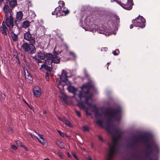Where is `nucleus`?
Listing matches in <instances>:
<instances>
[{
  "instance_id": "1",
  "label": "nucleus",
  "mask_w": 160,
  "mask_h": 160,
  "mask_svg": "<svg viewBox=\"0 0 160 160\" xmlns=\"http://www.w3.org/2000/svg\"><path fill=\"white\" fill-rule=\"evenodd\" d=\"M134 137L135 138L134 139L130 144V146L133 149L137 148L138 141L142 140L146 144L147 150L146 155L147 157H150V155L154 152L156 153L159 152V149L158 146L155 144H151L150 142V139L147 134H145L142 136L140 135L138 136H134Z\"/></svg>"
},
{
  "instance_id": "2",
  "label": "nucleus",
  "mask_w": 160,
  "mask_h": 160,
  "mask_svg": "<svg viewBox=\"0 0 160 160\" xmlns=\"http://www.w3.org/2000/svg\"><path fill=\"white\" fill-rule=\"evenodd\" d=\"M104 110L105 115L108 116L107 118V123L106 128L108 132L110 134H112L111 128H112L113 130L116 132H119V130L115 128L114 125H110V124L112 118H115L117 120L119 119V118H117V115L121 112V110L120 109H116L110 107L107 108H105Z\"/></svg>"
},
{
  "instance_id": "3",
  "label": "nucleus",
  "mask_w": 160,
  "mask_h": 160,
  "mask_svg": "<svg viewBox=\"0 0 160 160\" xmlns=\"http://www.w3.org/2000/svg\"><path fill=\"white\" fill-rule=\"evenodd\" d=\"M93 87V85L90 82L83 84L81 88L82 91H79V93L78 95L80 100H82V98H85V103L89 106H91V104L88 101L92 98L93 95L92 93L89 91Z\"/></svg>"
},
{
  "instance_id": "4",
  "label": "nucleus",
  "mask_w": 160,
  "mask_h": 160,
  "mask_svg": "<svg viewBox=\"0 0 160 160\" xmlns=\"http://www.w3.org/2000/svg\"><path fill=\"white\" fill-rule=\"evenodd\" d=\"M23 14L21 11L17 12L16 14V19L14 20L12 16L11 15L9 18L7 17L6 18L5 23L6 25L11 30L15 25L17 27V29L19 31V28L18 25L20 24L22 18Z\"/></svg>"
},
{
  "instance_id": "5",
  "label": "nucleus",
  "mask_w": 160,
  "mask_h": 160,
  "mask_svg": "<svg viewBox=\"0 0 160 160\" xmlns=\"http://www.w3.org/2000/svg\"><path fill=\"white\" fill-rule=\"evenodd\" d=\"M35 43H30L29 44L27 42L24 43L21 46V49L23 51L32 55L35 53L36 51V49L34 46Z\"/></svg>"
},
{
  "instance_id": "6",
  "label": "nucleus",
  "mask_w": 160,
  "mask_h": 160,
  "mask_svg": "<svg viewBox=\"0 0 160 160\" xmlns=\"http://www.w3.org/2000/svg\"><path fill=\"white\" fill-rule=\"evenodd\" d=\"M67 72L66 71L63 70L62 71V73L59 76V78L60 80L57 81V83L58 88H63L65 84L69 82L68 79Z\"/></svg>"
},
{
  "instance_id": "7",
  "label": "nucleus",
  "mask_w": 160,
  "mask_h": 160,
  "mask_svg": "<svg viewBox=\"0 0 160 160\" xmlns=\"http://www.w3.org/2000/svg\"><path fill=\"white\" fill-rule=\"evenodd\" d=\"M113 145L110 148L106 160H113L114 156L118 152V142H112Z\"/></svg>"
},
{
  "instance_id": "8",
  "label": "nucleus",
  "mask_w": 160,
  "mask_h": 160,
  "mask_svg": "<svg viewBox=\"0 0 160 160\" xmlns=\"http://www.w3.org/2000/svg\"><path fill=\"white\" fill-rule=\"evenodd\" d=\"M123 8L127 10H131L133 4L132 0H121L120 1H116Z\"/></svg>"
},
{
  "instance_id": "9",
  "label": "nucleus",
  "mask_w": 160,
  "mask_h": 160,
  "mask_svg": "<svg viewBox=\"0 0 160 160\" xmlns=\"http://www.w3.org/2000/svg\"><path fill=\"white\" fill-rule=\"evenodd\" d=\"M132 22L135 26L144 28L145 26V19L142 16L139 15L136 18L132 20Z\"/></svg>"
},
{
  "instance_id": "10",
  "label": "nucleus",
  "mask_w": 160,
  "mask_h": 160,
  "mask_svg": "<svg viewBox=\"0 0 160 160\" xmlns=\"http://www.w3.org/2000/svg\"><path fill=\"white\" fill-rule=\"evenodd\" d=\"M24 39L28 41L29 43H36L35 38L30 33L29 28H28V31L24 33Z\"/></svg>"
},
{
  "instance_id": "11",
  "label": "nucleus",
  "mask_w": 160,
  "mask_h": 160,
  "mask_svg": "<svg viewBox=\"0 0 160 160\" xmlns=\"http://www.w3.org/2000/svg\"><path fill=\"white\" fill-rule=\"evenodd\" d=\"M64 12L65 15H66L68 14L69 12V11L68 9L65 11H63L62 10V8L60 6L56 8L54 12H52V14L53 15H58V16H62V13Z\"/></svg>"
},
{
  "instance_id": "12",
  "label": "nucleus",
  "mask_w": 160,
  "mask_h": 160,
  "mask_svg": "<svg viewBox=\"0 0 160 160\" xmlns=\"http://www.w3.org/2000/svg\"><path fill=\"white\" fill-rule=\"evenodd\" d=\"M71 82L70 81L68 82L65 84L67 86V89L69 92L72 93L74 95L76 94L77 91H78L77 88L71 85Z\"/></svg>"
},
{
  "instance_id": "13",
  "label": "nucleus",
  "mask_w": 160,
  "mask_h": 160,
  "mask_svg": "<svg viewBox=\"0 0 160 160\" xmlns=\"http://www.w3.org/2000/svg\"><path fill=\"white\" fill-rule=\"evenodd\" d=\"M133 160H143V156L138 152L132 153L131 155Z\"/></svg>"
},
{
  "instance_id": "14",
  "label": "nucleus",
  "mask_w": 160,
  "mask_h": 160,
  "mask_svg": "<svg viewBox=\"0 0 160 160\" xmlns=\"http://www.w3.org/2000/svg\"><path fill=\"white\" fill-rule=\"evenodd\" d=\"M33 92L36 97L39 98L40 96L41 93L39 87L34 88L33 89Z\"/></svg>"
},
{
  "instance_id": "15",
  "label": "nucleus",
  "mask_w": 160,
  "mask_h": 160,
  "mask_svg": "<svg viewBox=\"0 0 160 160\" xmlns=\"http://www.w3.org/2000/svg\"><path fill=\"white\" fill-rule=\"evenodd\" d=\"M17 27L16 26L14 27L13 31L11 33L12 39L14 42L17 41L18 40V34H16L14 33L15 32V29H17Z\"/></svg>"
},
{
  "instance_id": "16",
  "label": "nucleus",
  "mask_w": 160,
  "mask_h": 160,
  "mask_svg": "<svg viewBox=\"0 0 160 160\" xmlns=\"http://www.w3.org/2000/svg\"><path fill=\"white\" fill-rule=\"evenodd\" d=\"M0 31L2 33L5 35H6L7 33H9L8 29L5 25V24H4V25H3V26H2L1 27Z\"/></svg>"
},
{
  "instance_id": "17",
  "label": "nucleus",
  "mask_w": 160,
  "mask_h": 160,
  "mask_svg": "<svg viewBox=\"0 0 160 160\" xmlns=\"http://www.w3.org/2000/svg\"><path fill=\"white\" fill-rule=\"evenodd\" d=\"M25 76L27 82L28 83H31L32 81L33 78L30 74L28 72H27V73L25 72Z\"/></svg>"
},
{
  "instance_id": "18",
  "label": "nucleus",
  "mask_w": 160,
  "mask_h": 160,
  "mask_svg": "<svg viewBox=\"0 0 160 160\" xmlns=\"http://www.w3.org/2000/svg\"><path fill=\"white\" fill-rule=\"evenodd\" d=\"M39 59L43 60L46 58L45 52L44 51L43 52L41 51H39L37 53V57Z\"/></svg>"
},
{
  "instance_id": "19",
  "label": "nucleus",
  "mask_w": 160,
  "mask_h": 160,
  "mask_svg": "<svg viewBox=\"0 0 160 160\" xmlns=\"http://www.w3.org/2000/svg\"><path fill=\"white\" fill-rule=\"evenodd\" d=\"M10 7L8 5H5L4 6L3 8V11L5 13V16H6V18L8 17L7 15H8V13L11 10V8L10 9Z\"/></svg>"
},
{
  "instance_id": "20",
  "label": "nucleus",
  "mask_w": 160,
  "mask_h": 160,
  "mask_svg": "<svg viewBox=\"0 0 160 160\" xmlns=\"http://www.w3.org/2000/svg\"><path fill=\"white\" fill-rule=\"evenodd\" d=\"M8 2H9V6L11 8H12V9L17 5V0H9Z\"/></svg>"
},
{
  "instance_id": "21",
  "label": "nucleus",
  "mask_w": 160,
  "mask_h": 160,
  "mask_svg": "<svg viewBox=\"0 0 160 160\" xmlns=\"http://www.w3.org/2000/svg\"><path fill=\"white\" fill-rule=\"evenodd\" d=\"M60 58L59 57L53 56L52 58V63L58 64L60 62Z\"/></svg>"
},
{
  "instance_id": "22",
  "label": "nucleus",
  "mask_w": 160,
  "mask_h": 160,
  "mask_svg": "<svg viewBox=\"0 0 160 160\" xmlns=\"http://www.w3.org/2000/svg\"><path fill=\"white\" fill-rule=\"evenodd\" d=\"M44 68L47 71L49 72H51L52 71V67H50L48 66L47 65H46L45 64H44L41 65V67L40 68V70H41L42 68Z\"/></svg>"
},
{
  "instance_id": "23",
  "label": "nucleus",
  "mask_w": 160,
  "mask_h": 160,
  "mask_svg": "<svg viewBox=\"0 0 160 160\" xmlns=\"http://www.w3.org/2000/svg\"><path fill=\"white\" fill-rule=\"evenodd\" d=\"M30 22L28 20L23 21L22 23V26L23 28H26L30 25Z\"/></svg>"
},
{
  "instance_id": "24",
  "label": "nucleus",
  "mask_w": 160,
  "mask_h": 160,
  "mask_svg": "<svg viewBox=\"0 0 160 160\" xmlns=\"http://www.w3.org/2000/svg\"><path fill=\"white\" fill-rule=\"evenodd\" d=\"M113 18L116 25H118L120 22V18L116 14L113 15Z\"/></svg>"
},
{
  "instance_id": "25",
  "label": "nucleus",
  "mask_w": 160,
  "mask_h": 160,
  "mask_svg": "<svg viewBox=\"0 0 160 160\" xmlns=\"http://www.w3.org/2000/svg\"><path fill=\"white\" fill-rule=\"evenodd\" d=\"M52 60L50 58H47L45 60L44 64H45L46 65H51V67H52Z\"/></svg>"
},
{
  "instance_id": "26",
  "label": "nucleus",
  "mask_w": 160,
  "mask_h": 160,
  "mask_svg": "<svg viewBox=\"0 0 160 160\" xmlns=\"http://www.w3.org/2000/svg\"><path fill=\"white\" fill-rule=\"evenodd\" d=\"M45 56L46 58L47 57V58H50V59H52L54 56L53 54H52L50 53H47L46 52H45Z\"/></svg>"
},
{
  "instance_id": "27",
  "label": "nucleus",
  "mask_w": 160,
  "mask_h": 160,
  "mask_svg": "<svg viewBox=\"0 0 160 160\" xmlns=\"http://www.w3.org/2000/svg\"><path fill=\"white\" fill-rule=\"evenodd\" d=\"M32 58L36 62L38 63H41L42 62V61L39 59L36 56L32 57Z\"/></svg>"
},
{
  "instance_id": "28",
  "label": "nucleus",
  "mask_w": 160,
  "mask_h": 160,
  "mask_svg": "<svg viewBox=\"0 0 160 160\" xmlns=\"http://www.w3.org/2000/svg\"><path fill=\"white\" fill-rule=\"evenodd\" d=\"M96 123L100 125L101 127H103V121L100 119L97 120L96 121Z\"/></svg>"
},
{
  "instance_id": "29",
  "label": "nucleus",
  "mask_w": 160,
  "mask_h": 160,
  "mask_svg": "<svg viewBox=\"0 0 160 160\" xmlns=\"http://www.w3.org/2000/svg\"><path fill=\"white\" fill-rule=\"evenodd\" d=\"M61 52H62L61 51H55V48H54V49L53 52V56H55V57H58L57 56L58 55H59V54H60L61 53Z\"/></svg>"
},
{
  "instance_id": "30",
  "label": "nucleus",
  "mask_w": 160,
  "mask_h": 160,
  "mask_svg": "<svg viewBox=\"0 0 160 160\" xmlns=\"http://www.w3.org/2000/svg\"><path fill=\"white\" fill-rule=\"evenodd\" d=\"M58 146L61 149H62L64 148V144L62 141H59Z\"/></svg>"
},
{
  "instance_id": "31",
  "label": "nucleus",
  "mask_w": 160,
  "mask_h": 160,
  "mask_svg": "<svg viewBox=\"0 0 160 160\" xmlns=\"http://www.w3.org/2000/svg\"><path fill=\"white\" fill-rule=\"evenodd\" d=\"M65 123L68 126L70 127H72V125L71 124V122L68 120H65Z\"/></svg>"
},
{
  "instance_id": "32",
  "label": "nucleus",
  "mask_w": 160,
  "mask_h": 160,
  "mask_svg": "<svg viewBox=\"0 0 160 160\" xmlns=\"http://www.w3.org/2000/svg\"><path fill=\"white\" fill-rule=\"evenodd\" d=\"M113 54L114 55H118L119 53V49H116L115 51H113L112 52Z\"/></svg>"
},
{
  "instance_id": "33",
  "label": "nucleus",
  "mask_w": 160,
  "mask_h": 160,
  "mask_svg": "<svg viewBox=\"0 0 160 160\" xmlns=\"http://www.w3.org/2000/svg\"><path fill=\"white\" fill-rule=\"evenodd\" d=\"M78 106L80 108H84V106L82 102L78 103Z\"/></svg>"
},
{
  "instance_id": "34",
  "label": "nucleus",
  "mask_w": 160,
  "mask_h": 160,
  "mask_svg": "<svg viewBox=\"0 0 160 160\" xmlns=\"http://www.w3.org/2000/svg\"><path fill=\"white\" fill-rule=\"evenodd\" d=\"M118 140L115 135H113L112 137V142H118Z\"/></svg>"
},
{
  "instance_id": "35",
  "label": "nucleus",
  "mask_w": 160,
  "mask_h": 160,
  "mask_svg": "<svg viewBox=\"0 0 160 160\" xmlns=\"http://www.w3.org/2000/svg\"><path fill=\"white\" fill-rule=\"evenodd\" d=\"M57 131L60 136L63 137H64L65 134L63 132H62L61 131L58 130Z\"/></svg>"
},
{
  "instance_id": "36",
  "label": "nucleus",
  "mask_w": 160,
  "mask_h": 160,
  "mask_svg": "<svg viewBox=\"0 0 160 160\" xmlns=\"http://www.w3.org/2000/svg\"><path fill=\"white\" fill-rule=\"evenodd\" d=\"M17 144L19 146L22 147L23 145H22V143L20 141L18 140L16 142Z\"/></svg>"
},
{
  "instance_id": "37",
  "label": "nucleus",
  "mask_w": 160,
  "mask_h": 160,
  "mask_svg": "<svg viewBox=\"0 0 160 160\" xmlns=\"http://www.w3.org/2000/svg\"><path fill=\"white\" fill-rule=\"evenodd\" d=\"M75 112H76V115L78 117H80L81 116V115L80 112L77 111V110H75Z\"/></svg>"
},
{
  "instance_id": "38",
  "label": "nucleus",
  "mask_w": 160,
  "mask_h": 160,
  "mask_svg": "<svg viewBox=\"0 0 160 160\" xmlns=\"http://www.w3.org/2000/svg\"><path fill=\"white\" fill-rule=\"evenodd\" d=\"M98 137L99 140L102 142H105V140L103 139L100 135H98Z\"/></svg>"
},
{
  "instance_id": "39",
  "label": "nucleus",
  "mask_w": 160,
  "mask_h": 160,
  "mask_svg": "<svg viewBox=\"0 0 160 160\" xmlns=\"http://www.w3.org/2000/svg\"><path fill=\"white\" fill-rule=\"evenodd\" d=\"M5 96L4 94L1 95V99L2 100H4L5 99Z\"/></svg>"
},
{
  "instance_id": "40",
  "label": "nucleus",
  "mask_w": 160,
  "mask_h": 160,
  "mask_svg": "<svg viewBox=\"0 0 160 160\" xmlns=\"http://www.w3.org/2000/svg\"><path fill=\"white\" fill-rule=\"evenodd\" d=\"M82 128L84 131H88L89 130L88 127L87 126H84Z\"/></svg>"
},
{
  "instance_id": "41",
  "label": "nucleus",
  "mask_w": 160,
  "mask_h": 160,
  "mask_svg": "<svg viewBox=\"0 0 160 160\" xmlns=\"http://www.w3.org/2000/svg\"><path fill=\"white\" fill-rule=\"evenodd\" d=\"M58 3L59 4L62 5V7H63V6H64L65 4L64 2L62 1H60Z\"/></svg>"
},
{
  "instance_id": "42",
  "label": "nucleus",
  "mask_w": 160,
  "mask_h": 160,
  "mask_svg": "<svg viewBox=\"0 0 160 160\" xmlns=\"http://www.w3.org/2000/svg\"><path fill=\"white\" fill-rule=\"evenodd\" d=\"M11 148H12L14 150H16L17 149V147L14 145H12Z\"/></svg>"
},
{
  "instance_id": "43",
  "label": "nucleus",
  "mask_w": 160,
  "mask_h": 160,
  "mask_svg": "<svg viewBox=\"0 0 160 160\" xmlns=\"http://www.w3.org/2000/svg\"><path fill=\"white\" fill-rule=\"evenodd\" d=\"M72 155L77 160H79V158L77 157L76 154L74 153H72Z\"/></svg>"
},
{
  "instance_id": "44",
  "label": "nucleus",
  "mask_w": 160,
  "mask_h": 160,
  "mask_svg": "<svg viewBox=\"0 0 160 160\" xmlns=\"http://www.w3.org/2000/svg\"><path fill=\"white\" fill-rule=\"evenodd\" d=\"M84 73L85 75V76L87 77H89V75L88 74L87 71L86 70H85L84 71Z\"/></svg>"
},
{
  "instance_id": "45",
  "label": "nucleus",
  "mask_w": 160,
  "mask_h": 160,
  "mask_svg": "<svg viewBox=\"0 0 160 160\" xmlns=\"http://www.w3.org/2000/svg\"><path fill=\"white\" fill-rule=\"evenodd\" d=\"M98 115L99 116H101V114L98 112H96L95 113V116L96 117H97V116Z\"/></svg>"
},
{
  "instance_id": "46",
  "label": "nucleus",
  "mask_w": 160,
  "mask_h": 160,
  "mask_svg": "<svg viewBox=\"0 0 160 160\" xmlns=\"http://www.w3.org/2000/svg\"><path fill=\"white\" fill-rule=\"evenodd\" d=\"M121 137V135L120 134H118L117 135L116 138L118 139L119 140Z\"/></svg>"
},
{
  "instance_id": "47",
  "label": "nucleus",
  "mask_w": 160,
  "mask_h": 160,
  "mask_svg": "<svg viewBox=\"0 0 160 160\" xmlns=\"http://www.w3.org/2000/svg\"><path fill=\"white\" fill-rule=\"evenodd\" d=\"M8 132L10 133H12V130L11 128H8Z\"/></svg>"
},
{
  "instance_id": "48",
  "label": "nucleus",
  "mask_w": 160,
  "mask_h": 160,
  "mask_svg": "<svg viewBox=\"0 0 160 160\" xmlns=\"http://www.w3.org/2000/svg\"><path fill=\"white\" fill-rule=\"evenodd\" d=\"M98 32H99L100 33L104 34V32L103 31H101L100 30H99L98 31Z\"/></svg>"
},
{
  "instance_id": "49",
  "label": "nucleus",
  "mask_w": 160,
  "mask_h": 160,
  "mask_svg": "<svg viewBox=\"0 0 160 160\" xmlns=\"http://www.w3.org/2000/svg\"><path fill=\"white\" fill-rule=\"evenodd\" d=\"M22 147H23L26 151H28V148L24 145H23Z\"/></svg>"
},
{
  "instance_id": "50",
  "label": "nucleus",
  "mask_w": 160,
  "mask_h": 160,
  "mask_svg": "<svg viewBox=\"0 0 160 160\" xmlns=\"http://www.w3.org/2000/svg\"><path fill=\"white\" fill-rule=\"evenodd\" d=\"M37 139L39 141V142H40V143H41L43 144V143H44V142L43 141H42V140H40L38 138V137H37Z\"/></svg>"
},
{
  "instance_id": "51",
  "label": "nucleus",
  "mask_w": 160,
  "mask_h": 160,
  "mask_svg": "<svg viewBox=\"0 0 160 160\" xmlns=\"http://www.w3.org/2000/svg\"><path fill=\"white\" fill-rule=\"evenodd\" d=\"M102 50H103L104 51H106L108 50V48H102Z\"/></svg>"
},
{
  "instance_id": "52",
  "label": "nucleus",
  "mask_w": 160,
  "mask_h": 160,
  "mask_svg": "<svg viewBox=\"0 0 160 160\" xmlns=\"http://www.w3.org/2000/svg\"><path fill=\"white\" fill-rule=\"evenodd\" d=\"M12 9L11 10H10V12H9L10 13V16L11 15L12 16V13H13V12H12Z\"/></svg>"
},
{
  "instance_id": "53",
  "label": "nucleus",
  "mask_w": 160,
  "mask_h": 160,
  "mask_svg": "<svg viewBox=\"0 0 160 160\" xmlns=\"http://www.w3.org/2000/svg\"><path fill=\"white\" fill-rule=\"evenodd\" d=\"M24 102H25V103L29 107V108H31H31V107H30L29 105L26 102V101H25V100H24Z\"/></svg>"
},
{
  "instance_id": "54",
  "label": "nucleus",
  "mask_w": 160,
  "mask_h": 160,
  "mask_svg": "<svg viewBox=\"0 0 160 160\" xmlns=\"http://www.w3.org/2000/svg\"><path fill=\"white\" fill-rule=\"evenodd\" d=\"M38 136H39L40 138L42 140V141H43V140H44L42 136L41 135H38Z\"/></svg>"
},
{
  "instance_id": "55",
  "label": "nucleus",
  "mask_w": 160,
  "mask_h": 160,
  "mask_svg": "<svg viewBox=\"0 0 160 160\" xmlns=\"http://www.w3.org/2000/svg\"><path fill=\"white\" fill-rule=\"evenodd\" d=\"M46 79L47 81H49V76L48 77L46 76Z\"/></svg>"
},
{
  "instance_id": "56",
  "label": "nucleus",
  "mask_w": 160,
  "mask_h": 160,
  "mask_svg": "<svg viewBox=\"0 0 160 160\" xmlns=\"http://www.w3.org/2000/svg\"><path fill=\"white\" fill-rule=\"evenodd\" d=\"M68 157L69 158H72V157L70 155V154L68 152Z\"/></svg>"
},
{
  "instance_id": "57",
  "label": "nucleus",
  "mask_w": 160,
  "mask_h": 160,
  "mask_svg": "<svg viewBox=\"0 0 160 160\" xmlns=\"http://www.w3.org/2000/svg\"><path fill=\"white\" fill-rule=\"evenodd\" d=\"M94 145L93 142H92L91 144V147L92 148H93Z\"/></svg>"
},
{
  "instance_id": "58",
  "label": "nucleus",
  "mask_w": 160,
  "mask_h": 160,
  "mask_svg": "<svg viewBox=\"0 0 160 160\" xmlns=\"http://www.w3.org/2000/svg\"><path fill=\"white\" fill-rule=\"evenodd\" d=\"M133 25L132 24H131L130 26V29H132L133 28Z\"/></svg>"
},
{
  "instance_id": "59",
  "label": "nucleus",
  "mask_w": 160,
  "mask_h": 160,
  "mask_svg": "<svg viewBox=\"0 0 160 160\" xmlns=\"http://www.w3.org/2000/svg\"><path fill=\"white\" fill-rule=\"evenodd\" d=\"M46 76H48V77L49 76V74L48 72H47L46 74Z\"/></svg>"
},
{
  "instance_id": "60",
  "label": "nucleus",
  "mask_w": 160,
  "mask_h": 160,
  "mask_svg": "<svg viewBox=\"0 0 160 160\" xmlns=\"http://www.w3.org/2000/svg\"><path fill=\"white\" fill-rule=\"evenodd\" d=\"M47 113V111L46 110H44L43 112V114H46Z\"/></svg>"
},
{
  "instance_id": "61",
  "label": "nucleus",
  "mask_w": 160,
  "mask_h": 160,
  "mask_svg": "<svg viewBox=\"0 0 160 160\" xmlns=\"http://www.w3.org/2000/svg\"><path fill=\"white\" fill-rule=\"evenodd\" d=\"M88 159L89 160H92V159L89 156L88 157Z\"/></svg>"
},
{
  "instance_id": "62",
  "label": "nucleus",
  "mask_w": 160,
  "mask_h": 160,
  "mask_svg": "<svg viewBox=\"0 0 160 160\" xmlns=\"http://www.w3.org/2000/svg\"><path fill=\"white\" fill-rule=\"evenodd\" d=\"M15 58H16V59H17V60L18 61H19V58H18V57L17 56H16Z\"/></svg>"
},
{
  "instance_id": "63",
  "label": "nucleus",
  "mask_w": 160,
  "mask_h": 160,
  "mask_svg": "<svg viewBox=\"0 0 160 160\" xmlns=\"http://www.w3.org/2000/svg\"><path fill=\"white\" fill-rule=\"evenodd\" d=\"M150 160H154L152 158H150Z\"/></svg>"
},
{
  "instance_id": "64",
  "label": "nucleus",
  "mask_w": 160,
  "mask_h": 160,
  "mask_svg": "<svg viewBox=\"0 0 160 160\" xmlns=\"http://www.w3.org/2000/svg\"><path fill=\"white\" fill-rule=\"evenodd\" d=\"M44 160H50L48 158H46L44 159Z\"/></svg>"
}]
</instances>
